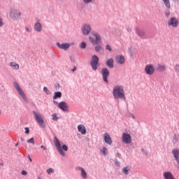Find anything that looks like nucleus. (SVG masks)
Segmentation results:
<instances>
[{
	"mask_svg": "<svg viewBox=\"0 0 179 179\" xmlns=\"http://www.w3.org/2000/svg\"><path fill=\"white\" fill-rule=\"evenodd\" d=\"M92 35L93 36H90V41L93 45H96L95 47L96 52H100V51L103 50V48L100 45H99L103 43V41H101V36H100V34H99V33L97 32H92Z\"/></svg>",
	"mask_w": 179,
	"mask_h": 179,
	"instance_id": "nucleus-1",
	"label": "nucleus"
},
{
	"mask_svg": "<svg viewBox=\"0 0 179 179\" xmlns=\"http://www.w3.org/2000/svg\"><path fill=\"white\" fill-rule=\"evenodd\" d=\"M113 96L115 100H125V92L122 85H116L113 89Z\"/></svg>",
	"mask_w": 179,
	"mask_h": 179,
	"instance_id": "nucleus-2",
	"label": "nucleus"
},
{
	"mask_svg": "<svg viewBox=\"0 0 179 179\" xmlns=\"http://www.w3.org/2000/svg\"><path fill=\"white\" fill-rule=\"evenodd\" d=\"M8 16L13 22H17L22 19V12L16 8H12L8 11Z\"/></svg>",
	"mask_w": 179,
	"mask_h": 179,
	"instance_id": "nucleus-3",
	"label": "nucleus"
},
{
	"mask_svg": "<svg viewBox=\"0 0 179 179\" xmlns=\"http://www.w3.org/2000/svg\"><path fill=\"white\" fill-rule=\"evenodd\" d=\"M54 144L59 155L64 157L65 152H64H64H68V146H66V145H63L61 147V143H59V140H58L57 137L54 138Z\"/></svg>",
	"mask_w": 179,
	"mask_h": 179,
	"instance_id": "nucleus-4",
	"label": "nucleus"
},
{
	"mask_svg": "<svg viewBox=\"0 0 179 179\" xmlns=\"http://www.w3.org/2000/svg\"><path fill=\"white\" fill-rule=\"evenodd\" d=\"M33 114L39 127H41V128H45V122H44V116H43L41 113L36 111H33Z\"/></svg>",
	"mask_w": 179,
	"mask_h": 179,
	"instance_id": "nucleus-5",
	"label": "nucleus"
},
{
	"mask_svg": "<svg viewBox=\"0 0 179 179\" xmlns=\"http://www.w3.org/2000/svg\"><path fill=\"white\" fill-rule=\"evenodd\" d=\"M13 87L17 92L18 94L20 96L21 99H22L24 101H27V96H26V94H24V92H23V90H22L20 85H19L17 82H15L13 83Z\"/></svg>",
	"mask_w": 179,
	"mask_h": 179,
	"instance_id": "nucleus-6",
	"label": "nucleus"
},
{
	"mask_svg": "<svg viewBox=\"0 0 179 179\" xmlns=\"http://www.w3.org/2000/svg\"><path fill=\"white\" fill-rule=\"evenodd\" d=\"M81 31L84 36H89L92 31V25L90 24H83Z\"/></svg>",
	"mask_w": 179,
	"mask_h": 179,
	"instance_id": "nucleus-7",
	"label": "nucleus"
},
{
	"mask_svg": "<svg viewBox=\"0 0 179 179\" xmlns=\"http://www.w3.org/2000/svg\"><path fill=\"white\" fill-rule=\"evenodd\" d=\"M99 57L97 55H94L92 57V60H91V66L94 71H97V65L99 64Z\"/></svg>",
	"mask_w": 179,
	"mask_h": 179,
	"instance_id": "nucleus-8",
	"label": "nucleus"
},
{
	"mask_svg": "<svg viewBox=\"0 0 179 179\" xmlns=\"http://www.w3.org/2000/svg\"><path fill=\"white\" fill-rule=\"evenodd\" d=\"M122 141L123 143H125V145H129V143L132 142V138L131 137V134L128 133H123L122 135Z\"/></svg>",
	"mask_w": 179,
	"mask_h": 179,
	"instance_id": "nucleus-9",
	"label": "nucleus"
},
{
	"mask_svg": "<svg viewBox=\"0 0 179 179\" xmlns=\"http://www.w3.org/2000/svg\"><path fill=\"white\" fill-rule=\"evenodd\" d=\"M179 21L178 19L176 17H173L170 18V20L168 21V26L169 27H178Z\"/></svg>",
	"mask_w": 179,
	"mask_h": 179,
	"instance_id": "nucleus-10",
	"label": "nucleus"
},
{
	"mask_svg": "<svg viewBox=\"0 0 179 179\" xmlns=\"http://www.w3.org/2000/svg\"><path fill=\"white\" fill-rule=\"evenodd\" d=\"M56 45H57L58 48H59L60 50H64V51H66L71 48V45H73V43H60L59 42H57L56 43Z\"/></svg>",
	"mask_w": 179,
	"mask_h": 179,
	"instance_id": "nucleus-11",
	"label": "nucleus"
},
{
	"mask_svg": "<svg viewBox=\"0 0 179 179\" xmlns=\"http://www.w3.org/2000/svg\"><path fill=\"white\" fill-rule=\"evenodd\" d=\"M147 75H153L155 73V66L153 64H147L144 69Z\"/></svg>",
	"mask_w": 179,
	"mask_h": 179,
	"instance_id": "nucleus-12",
	"label": "nucleus"
},
{
	"mask_svg": "<svg viewBox=\"0 0 179 179\" xmlns=\"http://www.w3.org/2000/svg\"><path fill=\"white\" fill-rule=\"evenodd\" d=\"M54 104H57V107L60 108V110H62V111H68L69 108H68V103L66 102L62 101L58 103L56 101H53Z\"/></svg>",
	"mask_w": 179,
	"mask_h": 179,
	"instance_id": "nucleus-13",
	"label": "nucleus"
},
{
	"mask_svg": "<svg viewBox=\"0 0 179 179\" xmlns=\"http://www.w3.org/2000/svg\"><path fill=\"white\" fill-rule=\"evenodd\" d=\"M101 75L103 76V80L106 83H108V76H110V71L107 69H102Z\"/></svg>",
	"mask_w": 179,
	"mask_h": 179,
	"instance_id": "nucleus-14",
	"label": "nucleus"
},
{
	"mask_svg": "<svg viewBox=\"0 0 179 179\" xmlns=\"http://www.w3.org/2000/svg\"><path fill=\"white\" fill-rule=\"evenodd\" d=\"M34 29L35 31H37L38 33L43 31V25L40 23V20H37V22L34 25Z\"/></svg>",
	"mask_w": 179,
	"mask_h": 179,
	"instance_id": "nucleus-15",
	"label": "nucleus"
},
{
	"mask_svg": "<svg viewBox=\"0 0 179 179\" xmlns=\"http://www.w3.org/2000/svg\"><path fill=\"white\" fill-rule=\"evenodd\" d=\"M103 140L107 143V145H113V139L108 133H105L103 134Z\"/></svg>",
	"mask_w": 179,
	"mask_h": 179,
	"instance_id": "nucleus-16",
	"label": "nucleus"
},
{
	"mask_svg": "<svg viewBox=\"0 0 179 179\" xmlns=\"http://www.w3.org/2000/svg\"><path fill=\"white\" fill-rule=\"evenodd\" d=\"M77 170L80 171V176H81L82 178H84V179L87 178V172H86L85 169H83L80 166H78V167H77Z\"/></svg>",
	"mask_w": 179,
	"mask_h": 179,
	"instance_id": "nucleus-17",
	"label": "nucleus"
},
{
	"mask_svg": "<svg viewBox=\"0 0 179 179\" xmlns=\"http://www.w3.org/2000/svg\"><path fill=\"white\" fill-rule=\"evenodd\" d=\"M172 153L173 155L175 160H176L178 164H179V150L178 149H173L172 150Z\"/></svg>",
	"mask_w": 179,
	"mask_h": 179,
	"instance_id": "nucleus-18",
	"label": "nucleus"
},
{
	"mask_svg": "<svg viewBox=\"0 0 179 179\" xmlns=\"http://www.w3.org/2000/svg\"><path fill=\"white\" fill-rule=\"evenodd\" d=\"M136 33L138 36V37H141V38H143V37H145V30L141 28H136Z\"/></svg>",
	"mask_w": 179,
	"mask_h": 179,
	"instance_id": "nucleus-19",
	"label": "nucleus"
},
{
	"mask_svg": "<svg viewBox=\"0 0 179 179\" xmlns=\"http://www.w3.org/2000/svg\"><path fill=\"white\" fill-rule=\"evenodd\" d=\"M78 132L81 133V135H86V127L83 124H79L78 126Z\"/></svg>",
	"mask_w": 179,
	"mask_h": 179,
	"instance_id": "nucleus-20",
	"label": "nucleus"
},
{
	"mask_svg": "<svg viewBox=\"0 0 179 179\" xmlns=\"http://www.w3.org/2000/svg\"><path fill=\"white\" fill-rule=\"evenodd\" d=\"M164 178L165 179H174V176H173V173L170 171L164 172Z\"/></svg>",
	"mask_w": 179,
	"mask_h": 179,
	"instance_id": "nucleus-21",
	"label": "nucleus"
},
{
	"mask_svg": "<svg viewBox=\"0 0 179 179\" xmlns=\"http://www.w3.org/2000/svg\"><path fill=\"white\" fill-rule=\"evenodd\" d=\"M116 61L118 64H120L122 65V64H124V62H125V59L124 58V56L118 55L116 57Z\"/></svg>",
	"mask_w": 179,
	"mask_h": 179,
	"instance_id": "nucleus-22",
	"label": "nucleus"
},
{
	"mask_svg": "<svg viewBox=\"0 0 179 179\" xmlns=\"http://www.w3.org/2000/svg\"><path fill=\"white\" fill-rule=\"evenodd\" d=\"M106 65L108 66V68H114V59L113 58H110L106 61Z\"/></svg>",
	"mask_w": 179,
	"mask_h": 179,
	"instance_id": "nucleus-23",
	"label": "nucleus"
},
{
	"mask_svg": "<svg viewBox=\"0 0 179 179\" xmlns=\"http://www.w3.org/2000/svg\"><path fill=\"white\" fill-rule=\"evenodd\" d=\"M62 97V93L61 92H55L52 97L53 100H57V99H61Z\"/></svg>",
	"mask_w": 179,
	"mask_h": 179,
	"instance_id": "nucleus-24",
	"label": "nucleus"
},
{
	"mask_svg": "<svg viewBox=\"0 0 179 179\" xmlns=\"http://www.w3.org/2000/svg\"><path fill=\"white\" fill-rule=\"evenodd\" d=\"M10 66L12 68V69H15V71L19 69V64H17L16 62H10Z\"/></svg>",
	"mask_w": 179,
	"mask_h": 179,
	"instance_id": "nucleus-25",
	"label": "nucleus"
},
{
	"mask_svg": "<svg viewBox=\"0 0 179 179\" xmlns=\"http://www.w3.org/2000/svg\"><path fill=\"white\" fill-rule=\"evenodd\" d=\"M130 170L131 169H129V167L124 166V167L122 168V171L123 174L128 175L129 171H130Z\"/></svg>",
	"mask_w": 179,
	"mask_h": 179,
	"instance_id": "nucleus-26",
	"label": "nucleus"
},
{
	"mask_svg": "<svg viewBox=\"0 0 179 179\" xmlns=\"http://www.w3.org/2000/svg\"><path fill=\"white\" fill-rule=\"evenodd\" d=\"M166 8H167L168 9H170V8H171V6L170 4V0H162Z\"/></svg>",
	"mask_w": 179,
	"mask_h": 179,
	"instance_id": "nucleus-27",
	"label": "nucleus"
},
{
	"mask_svg": "<svg viewBox=\"0 0 179 179\" xmlns=\"http://www.w3.org/2000/svg\"><path fill=\"white\" fill-rule=\"evenodd\" d=\"M100 153H101L102 155H103V156H107V148L103 147V148L100 150Z\"/></svg>",
	"mask_w": 179,
	"mask_h": 179,
	"instance_id": "nucleus-28",
	"label": "nucleus"
},
{
	"mask_svg": "<svg viewBox=\"0 0 179 179\" xmlns=\"http://www.w3.org/2000/svg\"><path fill=\"white\" fill-rule=\"evenodd\" d=\"M158 71L160 72H163V71H166V66L163 64H159L158 66Z\"/></svg>",
	"mask_w": 179,
	"mask_h": 179,
	"instance_id": "nucleus-29",
	"label": "nucleus"
},
{
	"mask_svg": "<svg viewBox=\"0 0 179 179\" xmlns=\"http://www.w3.org/2000/svg\"><path fill=\"white\" fill-rule=\"evenodd\" d=\"M53 121H58L59 120V117H58V115L56 113H54L52 115Z\"/></svg>",
	"mask_w": 179,
	"mask_h": 179,
	"instance_id": "nucleus-30",
	"label": "nucleus"
},
{
	"mask_svg": "<svg viewBox=\"0 0 179 179\" xmlns=\"http://www.w3.org/2000/svg\"><path fill=\"white\" fill-rule=\"evenodd\" d=\"M25 30L26 31H27V33H31V27L30 26L25 27Z\"/></svg>",
	"mask_w": 179,
	"mask_h": 179,
	"instance_id": "nucleus-31",
	"label": "nucleus"
},
{
	"mask_svg": "<svg viewBox=\"0 0 179 179\" xmlns=\"http://www.w3.org/2000/svg\"><path fill=\"white\" fill-rule=\"evenodd\" d=\"M28 143H31L32 145H34V138H31L29 140H27Z\"/></svg>",
	"mask_w": 179,
	"mask_h": 179,
	"instance_id": "nucleus-32",
	"label": "nucleus"
},
{
	"mask_svg": "<svg viewBox=\"0 0 179 179\" xmlns=\"http://www.w3.org/2000/svg\"><path fill=\"white\" fill-rule=\"evenodd\" d=\"M54 169H52V168H50V169H48V170H47V173H48V174H52V173H54Z\"/></svg>",
	"mask_w": 179,
	"mask_h": 179,
	"instance_id": "nucleus-33",
	"label": "nucleus"
},
{
	"mask_svg": "<svg viewBox=\"0 0 179 179\" xmlns=\"http://www.w3.org/2000/svg\"><path fill=\"white\" fill-rule=\"evenodd\" d=\"M174 69L176 71V72H177L178 73H179V64H176L174 66Z\"/></svg>",
	"mask_w": 179,
	"mask_h": 179,
	"instance_id": "nucleus-34",
	"label": "nucleus"
},
{
	"mask_svg": "<svg viewBox=\"0 0 179 179\" xmlns=\"http://www.w3.org/2000/svg\"><path fill=\"white\" fill-rule=\"evenodd\" d=\"M43 92L46 93V94H50V90H48V88H47V87H43Z\"/></svg>",
	"mask_w": 179,
	"mask_h": 179,
	"instance_id": "nucleus-35",
	"label": "nucleus"
},
{
	"mask_svg": "<svg viewBox=\"0 0 179 179\" xmlns=\"http://www.w3.org/2000/svg\"><path fill=\"white\" fill-rule=\"evenodd\" d=\"M87 44L85 42H82L80 45V48H86Z\"/></svg>",
	"mask_w": 179,
	"mask_h": 179,
	"instance_id": "nucleus-36",
	"label": "nucleus"
},
{
	"mask_svg": "<svg viewBox=\"0 0 179 179\" xmlns=\"http://www.w3.org/2000/svg\"><path fill=\"white\" fill-rule=\"evenodd\" d=\"M83 1L84 2V3H86L87 5L89 3H92V2H93V0H83Z\"/></svg>",
	"mask_w": 179,
	"mask_h": 179,
	"instance_id": "nucleus-37",
	"label": "nucleus"
},
{
	"mask_svg": "<svg viewBox=\"0 0 179 179\" xmlns=\"http://www.w3.org/2000/svg\"><path fill=\"white\" fill-rule=\"evenodd\" d=\"M165 16H166V17H170V10H166V11L165 12Z\"/></svg>",
	"mask_w": 179,
	"mask_h": 179,
	"instance_id": "nucleus-38",
	"label": "nucleus"
},
{
	"mask_svg": "<svg viewBox=\"0 0 179 179\" xmlns=\"http://www.w3.org/2000/svg\"><path fill=\"white\" fill-rule=\"evenodd\" d=\"M106 48L108 51H112L111 46H110V45H106Z\"/></svg>",
	"mask_w": 179,
	"mask_h": 179,
	"instance_id": "nucleus-39",
	"label": "nucleus"
},
{
	"mask_svg": "<svg viewBox=\"0 0 179 179\" xmlns=\"http://www.w3.org/2000/svg\"><path fill=\"white\" fill-rule=\"evenodd\" d=\"M24 129H25V134H30V130L29 127H25Z\"/></svg>",
	"mask_w": 179,
	"mask_h": 179,
	"instance_id": "nucleus-40",
	"label": "nucleus"
},
{
	"mask_svg": "<svg viewBox=\"0 0 179 179\" xmlns=\"http://www.w3.org/2000/svg\"><path fill=\"white\" fill-rule=\"evenodd\" d=\"M3 26V21L2 20V18L0 17V27H2Z\"/></svg>",
	"mask_w": 179,
	"mask_h": 179,
	"instance_id": "nucleus-41",
	"label": "nucleus"
},
{
	"mask_svg": "<svg viewBox=\"0 0 179 179\" xmlns=\"http://www.w3.org/2000/svg\"><path fill=\"white\" fill-rule=\"evenodd\" d=\"M129 117H130V118H132V120H136V117H135V115L134 114H130Z\"/></svg>",
	"mask_w": 179,
	"mask_h": 179,
	"instance_id": "nucleus-42",
	"label": "nucleus"
},
{
	"mask_svg": "<svg viewBox=\"0 0 179 179\" xmlns=\"http://www.w3.org/2000/svg\"><path fill=\"white\" fill-rule=\"evenodd\" d=\"M115 166H117V167H120V164H121L120 163V162H118V161L116 160V161L115 162Z\"/></svg>",
	"mask_w": 179,
	"mask_h": 179,
	"instance_id": "nucleus-43",
	"label": "nucleus"
},
{
	"mask_svg": "<svg viewBox=\"0 0 179 179\" xmlns=\"http://www.w3.org/2000/svg\"><path fill=\"white\" fill-rule=\"evenodd\" d=\"M22 176H27V172L26 171H22Z\"/></svg>",
	"mask_w": 179,
	"mask_h": 179,
	"instance_id": "nucleus-44",
	"label": "nucleus"
},
{
	"mask_svg": "<svg viewBox=\"0 0 179 179\" xmlns=\"http://www.w3.org/2000/svg\"><path fill=\"white\" fill-rule=\"evenodd\" d=\"M127 30L129 33H131V31H132V28H127Z\"/></svg>",
	"mask_w": 179,
	"mask_h": 179,
	"instance_id": "nucleus-45",
	"label": "nucleus"
},
{
	"mask_svg": "<svg viewBox=\"0 0 179 179\" xmlns=\"http://www.w3.org/2000/svg\"><path fill=\"white\" fill-rule=\"evenodd\" d=\"M41 148L43 149V150H47V148L44 145H41Z\"/></svg>",
	"mask_w": 179,
	"mask_h": 179,
	"instance_id": "nucleus-46",
	"label": "nucleus"
},
{
	"mask_svg": "<svg viewBox=\"0 0 179 179\" xmlns=\"http://www.w3.org/2000/svg\"><path fill=\"white\" fill-rule=\"evenodd\" d=\"M20 141H21V142H24V138L23 137H22V138H20Z\"/></svg>",
	"mask_w": 179,
	"mask_h": 179,
	"instance_id": "nucleus-47",
	"label": "nucleus"
},
{
	"mask_svg": "<svg viewBox=\"0 0 179 179\" xmlns=\"http://www.w3.org/2000/svg\"><path fill=\"white\" fill-rule=\"evenodd\" d=\"M75 71H76V67H74V68L72 69V71H73V72H75Z\"/></svg>",
	"mask_w": 179,
	"mask_h": 179,
	"instance_id": "nucleus-48",
	"label": "nucleus"
},
{
	"mask_svg": "<svg viewBox=\"0 0 179 179\" xmlns=\"http://www.w3.org/2000/svg\"><path fill=\"white\" fill-rule=\"evenodd\" d=\"M29 162H32V159L30 157H29Z\"/></svg>",
	"mask_w": 179,
	"mask_h": 179,
	"instance_id": "nucleus-49",
	"label": "nucleus"
},
{
	"mask_svg": "<svg viewBox=\"0 0 179 179\" xmlns=\"http://www.w3.org/2000/svg\"><path fill=\"white\" fill-rule=\"evenodd\" d=\"M19 145V143H17V144H15V146H17Z\"/></svg>",
	"mask_w": 179,
	"mask_h": 179,
	"instance_id": "nucleus-50",
	"label": "nucleus"
},
{
	"mask_svg": "<svg viewBox=\"0 0 179 179\" xmlns=\"http://www.w3.org/2000/svg\"><path fill=\"white\" fill-rule=\"evenodd\" d=\"M38 179H41V178H38Z\"/></svg>",
	"mask_w": 179,
	"mask_h": 179,
	"instance_id": "nucleus-51",
	"label": "nucleus"
},
{
	"mask_svg": "<svg viewBox=\"0 0 179 179\" xmlns=\"http://www.w3.org/2000/svg\"><path fill=\"white\" fill-rule=\"evenodd\" d=\"M0 115H1V110H0Z\"/></svg>",
	"mask_w": 179,
	"mask_h": 179,
	"instance_id": "nucleus-52",
	"label": "nucleus"
}]
</instances>
